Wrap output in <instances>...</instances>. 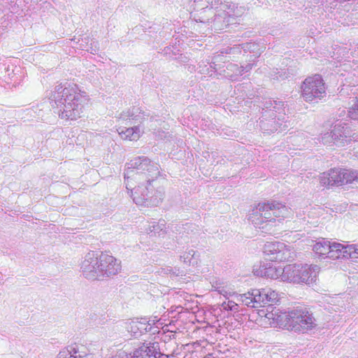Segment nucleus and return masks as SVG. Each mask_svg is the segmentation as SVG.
Returning a JSON list of instances; mask_svg holds the SVG:
<instances>
[{
    "instance_id": "nucleus-9",
    "label": "nucleus",
    "mask_w": 358,
    "mask_h": 358,
    "mask_svg": "<svg viewBox=\"0 0 358 358\" xmlns=\"http://www.w3.org/2000/svg\"><path fill=\"white\" fill-rule=\"evenodd\" d=\"M121 138L125 141H137L141 137V131L138 127H130L125 130L118 129Z\"/></svg>"
},
{
    "instance_id": "nucleus-10",
    "label": "nucleus",
    "mask_w": 358,
    "mask_h": 358,
    "mask_svg": "<svg viewBox=\"0 0 358 358\" xmlns=\"http://www.w3.org/2000/svg\"><path fill=\"white\" fill-rule=\"evenodd\" d=\"M345 247L346 245H344L339 243H331L329 257L332 259H339L341 257L343 258Z\"/></svg>"
},
{
    "instance_id": "nucleus-13",
    "label": "nucleus",
    "mask_w": 358,
    "mask_h": 358,
    "mask_svg": "<svg viewBox=\"0 0 358 358\" xmlns=\"http://www.w3.org/2000/svg\"><path fill=\"white\" fill-rule=\"evenodd\" d=\"M342 179L343 185L352 183L358 180V171L342 169Z\"/></svg>"
},
{
    "instance_id": "nucleus-6",
    "label": "nucleus",
    "mask_w": 358,
    "mask_h": 358,
    "mask_svg": "<svg viewBox=\"0 0 358 358\" xmlns=\"http://www.w3.org/2000/svg\"><path fill=\"white\" fill-rule=\"evenodd\" d=\"M322 186L329 187L331 186H342V169H331L327 173H323L320 178Z\"/></svg>"
},
{
    "instance_id": "nucleus-7",
    "label": "nucleus",
    "mask_w": 358,
    "mask_h": 358,
    "mask_svg": "<svg viewBox=\"0 0 358 358\" xmlns=\"http://www.w3.org/2000/svg\"><path fill=\"white\" fill-rule=\"evenodd\" d=\"M286 245L280 242H270L264 245V255L270 257L271 260H282L285 259L284 252L286 250Z\"/></svg>"
},
{
    "instance_id": "nucleus-3",
    "label": "nucleus",
    "mask_w": 358,
    "mask_h": 358,
    "mask_svg": "<svg viewBox=\"0 0 358 358\" xmlns=\"http://www.w3.org/2000/svg\"><path fill=\"white\" fill-rule=\"evenodd\" d=\"M325 92V83L320 74L308 76L302 83L301 96L306 101L321 99Z\"/></svg>"
},
{
    "instance_id": "nucleus-14",
    "label": "nucleus",
    "mask_w": 358,
    "mask_h": 358,
    "mask_svg": "<svg viewBox=\"0 0 358 358\" xmlns=\"http://www.w3.org/2000/svg\"><path fill=\"white\" fill-rule=\"evenodd\" d=\"M358 257V245H348L345 247L343 258H357Z\"/></svg>"
},
{
    "instance_id": "nucleus-4",
    "label": "nucleus",
    "mask_w": 358,
    "mask_h": 358,
    "mask_svg": "<svg viewBox=\"0 0 358 358\" xmlns=\"http://www.w3.org/2000/svg\"><path fill=\"white\" fill-rule=\"evenodd\" d=\"M260 216L266 221L274 222L277 218L284 217L287 209L285 204L272 201L258 205Z\"/></svg>"
},
{
    "instance_id": "nucleus-1",
    "label": "nucleus",
    "mask_w": 358,
    "mask_h": 358,
    "mask_svg": "<svg viewBox=\"0 0 358 358\" xmlns=\"http://www.w3.org/2000/svg\"><path fill=\"white\" fill-rule=\"evenodd\" d=\"M266 317L280 327L295 331H303L313 329L315 319L306 308L297 306L287 312H282L276 307H271Z\"/></svg>"
},
{
    "instance_id": "nucleus-8",
    "label": "nucleus",
    "mask_w": 358,
    "mask_h": 358,
    "mask_svg": "<svg viewBox=\"0 0 358 358\" xmlns=\"http://www.w3.org/2000/svg\"><path fill=\"white\" fill-rule=\"evenodd\" d=\"M282 271L280 266H276L273 264H266L262 265L260 268L255 271V274L259 276H264L271 279L281 278L282 281Z\"/></svg>"
},
{
    "instance_id": "nucleus-5",
    "label": "nucleus",
    "mask_w": 358,
    "mask_h": 358,
    "mask_svg": "<svg viewBox=\"0 0 358 358\" xmlns=\"http://www.w3.org/2000/svg\"><path fill=\"white\" fill-rule=\"evenodd\" d=\"M255 294L257 295V306H259L273 305L280 300L278 293L271 288L255 289Z\"/></svg>"
},
{
    "instance_id": "nucleus-15",
    "label": "nucleus",
    "mask_w": 358,
    "mask_h": 358,
    "mask_svg": "<svg viewBox=\"0 0 358 358\" xmlns=\"http://www.w3.org/2000/svg\"><path fill=\"white\" fill-rule=\"evenodd\" d=\"M227 306L231 310H236L238 309V304L232 301H229L227 303Z\"/></svg>"
},
{
    "instance_id": "nucleus-12",
    "label": "nucleus",
    "mask_w": 358,
    "mask_h": 358,
    "mask_svg": "<svg viewBox=\"0 0 358 358\" xmlns=\"http://www.w3.org/2000/svg\"><path fill=\"white\" fill-rule=\"evenodd\" d=\"M330 243L331 242L327 241H322L316 242L313 247V250L320 255H329L330 250Z\"/></svg>"
},
{
    "instance_id": "nucleus-11",
    "label": "nucleus",
    "mask_w": 358,
    "mask_h": 358,
    "mask_svg": "<svg viewBox=\"0 0 358 358\" xmlns=\"http://www.w3.org/2000/svg\"><path fill=\"white\" fill-rule=\"evenodd\" d=\"M256 296L255 289H252L247 293L239 295L238 300L248 306H251L252 307H256L255 304L257 305Z\"/></svg>"
},
{
    "instance_id": "nucleus-2",
    "label": "nucleus",
    "mask_w": 358,
    "mask_h": 358,
    "mask_svg": "<svg viewBox=\"0 0 358 358\" xmlns=\"http://www.w3.org/2000/svg\"><path fill=\"white\" fill-rule=\"evenodd\" d=\"M320 272L317 265H287L282 271V281L293 283L310 284L315 281Z\"/></svg>"
}]
</instances>
